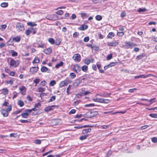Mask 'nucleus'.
Here are the masks:
<instances>
[{
  "label": "nucleus",
  "mask_w": 157,
  "mask_h": 157,
  "mask_svg": "<svg viewBox=\"0 0 157 157\" xmlns=\"http://www.w3.org/2000/svg\"><path fill=\"white\" fill-rule=\"evenodd\" d=\"M20 63L19 60L15 61L13 59H11L10 62V67H17Z\"/></svg>",
  "instance_id": "1"
},
{
  "label": "nucleus",
  "mask_w": 157,
  "mask_h": 157,
  "mask_svg": "<svg viewBox=\"0 0 157 157\" xmlns=\"http://www.w3.org/2000/svg\"><path fill=\"white\" fill-rule=\"evenodd\" d=\"M11 108L10 107L5 109H1L0 111L3 117H7L8 116L9 112L11 110Z\"/></svg>",
  "instance_id": "2"
},
{
  "label": "nucleus",
  "mask_w": 157,
  "mask_h": 157,
  "mask_svg": "<svg viewBox=\"0 0 157 157\" xmlns=\"http://www.w3.org/2000/svg\"><path fill=\"white\" fill-rule=\"evenodd\" d=\"M16 28L17 31L18 32L23 31L25 29L23 24L19 22H18L16 24Z\"/></svg>",
  "instance_id": "3"
},
{
  "label": "nucleus",
  "mask_w": 157,
  "mask_h": 157,
  "mask_svg": "<svg viewBox=\"0 0 157 157\" xmlns=\"http://www.w3.org/2000/svg\"><path fill=\"white\" fill-rule=\"evenodd\" d=\"M98 114V112L96 111H89L86 115V117L87 118H91L96 116Z\"/></svg>",
  "instance_id": "4"
},
{
  "label": "nucleus",
  "mask_w": 157,
  "mask_h": 157,
  "mask_svg": "<svg viewBox=\"0 0 157 157\" xmlns=\"http://www.w3.org/2000/svg\"><path fill=\"white\" fill-rule=\"evenodd\" d=\"M36 29H34L33 28H31L27 30H26L25 32V34L27 36H29L31 33L33 34H34L36 33Z\"/></svg>",
  "instance_id": "5"
},
{
  "label": "nucleus",
  "mask_w": 157,
  "mask_h": 157,
  "mask_svg": "<svg viewBox=\"0 0 157 157\" xmlns=\"http://www.w3.org/2000/svg\"><path fill=\"white\" fill-rule=\"evenodd\" d=\"M151 76H153L156 77L155 76L152 74H148L146 75H139V76H136L135 77V78H146L147 77H149Z\"/></svg>",
  "instance_id": "6"
},
{
  "label": "nucleus",
  "mask_w": 157,
  "mask_h": 157,
  "mask_svg": "<svg viewBox=\"0 0 157 157\" xmlns=\"http://www.w3.org/2000/svg\"><path fill=\"white\" fill-rule=\"evenodd\" d=\"M72 58L74 60L79 62L81 60V56L78 54H75L74 55Z\"/></svg>",
  "instance_id": "7"
},
{
  "label": "nucleus",
  "mask_w": 157,
  "mask_h": 157,
  "mask_svg": "<svg viewBox=\"0 0 157 157\" xmlns=\"http://www.w3.org/2000/svg\"><path fill=\"white\" fill-rule=\"evenodd\" d=\"M118 43L117 41H114L111 42H108L107 45L109 46L115 47L118 45Z\"/></svg>",
  "instance_id": "8"
},
{
  "label": "nucleus",
  "mask_w": 157,
  "mask_h": 157,
  "mask_svg": "<svg viewBox=\"0 0 157 157\" xmlns=\"http://www.w3.org/2000/svg\"><path fill=\"white\" fill-rule=\"evenodd\" d=\"M39 69L38 67H32L30 69V72L31 74H34L37 72Z\"/></svg>",
  "instance_id": "9"
},
{
  "label": "nucleus",
  "mask_w": 157,
  "mask_h": 157,
  "mask_svg": "<svg viewBox=\"0 0 157 157\" xmlns=\"http://www.w3.org/2000/svg\"><path fill=\"white\" fill-rule=\"evenodd\" d=\"M56 107V106L55 105L49 106L46 107L44 109V110L46 112H48L49 111L53 110L54 108Z\"/></svg>",
  "instance_id": "10"
},
{
  "label": "nucleus",
  "mask_w": 157,
  "mask_h": 157,
  "mask_svg": "<svg viewBox=\"0 0 157 157\" xmlns=\"http://www.w3.org/2000/svg\"><path fill=\"white\" fill-rule=\"evenodd\" d=\"M68 84V83L67 81L64 80L61 82L59 84V86L60 87L66 86Z\"/></svg>",
  "instance_id": "11"
},
{
  "label": "nucleus",
  "mask_w": 157,
  "mask_h": 157,
  "mask_svg": "<svg viewBox=\"0 0 157 157\" xmlns=\"http://www.w3.org/2000/svg\"><path fill=\"white\" fill-rule=\"evenodd\" d=\"M125 43L127 45H124V47L127 48H129L133 45H136V44L134 45L133 43H131L130 42H125Z\"/></svg>",
  "instance_id": "12"
},
{
  "label": "nucleus",
  "mask_w": 157,
  "mask_h": 157,
  "mask_svg": "<svg viewBox=\"0 0 157 157\" xmlns=\"http://www.w3.org/2000/svg\"><path fill=\"white\" fill-rule=\"evenodd\" d=\"M82 80L80 79H77L75 80L73 82V85L74 86H78L79 84H80Z\"/></svg>",
  "instance_id": "13"
},
{
  "label": "nucleus",
  "mask_w": 157,
  "mask_h": 157,
  "mask_svg": "<svg viewBox=\"0 0 157 157\" xmlns=\"http://www.w3.org/2000/svg\"><path fill=\"white\" fill-rule=\"evenodd\" d=\"M19 90L21 92V93L23 95H25L26 94V88L24 86H22V87L19 88Z\"/></svg>",
  "instance_id": "14"
},
{
  "label": "nucleus",
  "mask_w": 157,
  "mask_h": 157,
  "mask_svg": "<svg viewBox=\"0 0 157 157\" xmlns=\"http://www.w3.org/2000/svg\"><path fill=\"white\" fill-rule=\"evenodd\" d=\"M88 28V26L85 25H82V26L78 28V29L81 30H84Z\"/></svg>",
  "instance_id": "15"
},
{
  "label": "nucleus",
  "mask_w": 157,
  "mask_h": 157,
  "mask_svg": "<svg viewBox=\"0 0 157 157\" xmlns=\"http://www.w3.org/2000/svg\"><path fill=\"white\" fill-rule=\"evenodd\" d=\"M74 69L75 71L77 72V71H80L81 70V68L80 66L78 64H76L74 66Z\"/></svg>",
  "instance_id": "16"
},
{
  "label": "nucleus",
  "mask_w": 157,
  "mask_h": 157,
  "mask_svg": "<svg viewBox=\"0 0 157 157\" xmlns=\"http://www.w3.org/2000/svg\"><path fill=\"white\" fill-rule=\"evenodd\" d=\"M1 93L4 95H6L8 94V90L7 89L5 88L2 89L1 90Z\"/></svg>",
  "instance_id": "17"
},
{
  "label": "nucleus",
  "mask_w": 157,
  "mask_h": 157,
  "mask_svg": "<svg viewBox=\"0 0 157 157\" xmlns=\"http://www.w3.org/2000/svg\"><path fill=\"white\" fill-rule=\"evenodd\" d=\"M52 52V49L50 48H47L44 50V52L45 53L47 54H50Z\"/></svg>",
  "instance_id": "18"
},
{
  "label": "nucleus",
  "mask_w": 157,
  "mask_h": 157,
  "mask_svg": "<svg viewBox=\"0 0 157 157\" xmlns=\"http://www.w3.org/2000/svg\"><path fill=\"white\" fill-rule=\"evenodd\" d=\"M103 98H93V100L94 101L102 103V102Z\"/></svg>",
  "instance_id": "19"
},
{
  "label": "nucleus",
  "mask_w": 157,
  "mask_h": 157,
  "mask_svg": "<svg viewBox=\"0 0 157 157\" xmlns=\"http://www.w3.org/2000/svg\"><path fill=\"white\" fill-rule=\"evenodd\" d=\"M21 40V37L20 36H17L13 38V40L16 42H19Z\"/></svg>",
  "instance_id": "20"
},
{
  "label": "nucleus",
  "mask_w": 157,
  "mask_h": 157,
  "mask_svg": "<svg viewBox=\"0 0 157 157\" xmlns=\"http://www.w3.org/2000/svg\"><path fill=\"white\" fill-rule=\"evenodd\" d=\"M40 62V59L37 56H36L34 60L33 61V63H37Z\"/></svg>",
  "instance_id": "21"
},
{
  "label": "nucleus",
  "mask_w": 157,
  "mask_h": 157,
  "mask_svg": "<svg viewBox=\"0 0 157 157\" xmlns=\"http://www.w3.org/2000/svg\"><path fill=\"white\" fill-rule=\"evenodd\" d=\"M3 106H5L8 107V108H9L10 107L12 108L11 105L9 103L6 101H5L4 103L3 104Z\"/></svg>",
  "instance_id": "22"
},
{
  "label": "nucleus",
  "mask_w": 157,
  "mask_h": 157,
  "mask_svg": "<svg viewBox=\"0 0 157 157\" xmlns=\"http://www.w3.org/2000/svg\"><path fill=\"white\" fill-rule=\"evenodd\" d=\"M91 130V129L90 128L85 129L82 131V133L83 134H85V133L90 132Z\"/></svg>",
  "instance_id": "23"
},
{
  "label": "nucleus",
  "mask_w": 157,
  "mask_h": 157,
  "mask_svg": "<svg viewBox=\"0 0 157 157\" xmlns=\"http://www.w3.org/2000/svg\"><path fill=\"white\" fill-rule=\"evenodd\" d=\"M145 56V55L143 54H141L140 55H139L138 56H137L136 58V59H137L138 60H139L141 59H142L144 58V57Z\"/></svg>",
  "instance_id": "24"
},
{
  "label": "nucleus",
  "mask_w": 157,
  "mask_h": 157,
  "mask_svg": "<svg viewBox=\"0 0 157 157\" xmlns=\"http://www.w3.org/2000/svg\"><path fill=\"white\" fill-rule=\"evenodd\" d=\"M48 70V69L45 66L42 67L41 69V71L42 72H46Z\"/></svg>",
  "instance_id": "25"
},
{
  "label": "nucleus",
  "mask_w": 157,
  "mask_h": 157,
  "mask_svg": "<svg viewBox=\"0 0 157 157\" xmlns=\"http://www.w3.org/2000/svg\"><path fill=\"white\" fill-rule=\"evenodd\" d=\"M63 62L61 61L60 63L57 64L55 66V67L58 68L62 66L63 65Z\"/></svg>",
  "instance_id": "26"
},
{
  "label": "nucleus",
  "mask_w": 157,
  "mask_h": 157,
  "mask_svg": "<svg viewBox=\"0 0 157 157\" xmlns=\"http://www.w3.org/2000/svg\"><path fill=\"white\" fill-rule=\"evenodd\" d=\"M11 55L12 56H17V53L13 50H11Z\"/></svg>",
  "instance_id": "27"
},
{
  "label": "nucleus",
  "mask_w": 157,
  "mask_h": 157,
  "mask_svg": "<svg viewBox=\"0 0 157 157\" xmlns=\"http://www.w3.org/2000/svg\"><path fill=\"white\" fill-rule=\"evenodd\" d=\"M82 70L84 72L86 71L88 69V66L86 65H84L82 67Z\"/></svg>",
  "instance_id": "28"
},
{
  "label": "nucleus",
  "mask_w": 157,
  "mask_h": 157,
  "mask_svg": "<svg viewBox=\"0 0 157 157\" xmlns=\"http://www.w3.org/2000/svg\"><path fill=\"white\" fill-rule=\"evenodd\" d=\"M155 98H154L151 99L149 100H148V101H147L150 102L149 105H151L155 101Z\"/></svg>",
  "instance_id": "29"
},
{
  "label": "nucleus",
  "mask_w": 157,
  "mask_h": 157,
  "mask_svg": "<svg viewBox=\"0 0 157 157\" xmlns=\"http://www.w3.org/2000/svg\"><path fill=\"white\" fill-rule=\"evenodd\" d=\"M21 115L23 118H27L28 116V114L25 113H21Z\"/></svg>",
  "instance_id": "30"
},
{
  "label": "nucleus",
  "mask_w": 157,
  "mask_h": 157,
  "mask_svg": "<svg viewBox=\"0 0 157 157\" xmlns=\"http://www.w3.org/2000/svg\"><path fill=\"white\" fill-rule=\"evenodd\" d=\"M8 5L7 2H3L1 4V6L2 7H6L8 6Z\"/></svg>",
  "instance_id": "31"
},
{
  "label": "nucleus",
  "mask_w": 157,
  "mask_h": 157,
  "mask_svg": "<svg viewBox=\"0 0 157 157\" xmlns=\"http://www.w3.org/2000/svg\"><path fill=\"white\" fill-rule=\"evenodd\" d=\"M18 104L21 107L23 106L24 105V102L21 100H19L18 101Z\"/></svg>",
  "instance_id": "32"
},
{
  "label": "nucleus",
  "mask_w": 157,
  "mask_h": 157,
  "mask_svg": "<svg viewBox=\"0 0 157 157\" xmlns=\"http://www.w3.org/2000/svg\"><path fill=\"white\" fill-rule=\"evenodd\" d=\"M27 24L28 25L31 27H33L36 25V24L32 22H29L27 23Z\"/></svg>",
  "instance_id": "33"
},
{
  "label": "nucleus",
  "mask_w": 157,
  "mask_h": 157,
  "mask_svg": "<svg viewBox=\"0 0 157 157\" xmlns=\"http://www.w3.org/2000/svg\"><path fill=\"white\" fill-rule=\"evenodd\" d=\"M49 42L52 44H54L55 43L54 39L52 38H50L48 39Z\"/></svg>",
  "instance_id": "34"
},
{
  "label": "nucleus",
  "mask_w": 157,
  "mask_h": 157,
  "mask_svg": "<svg viewBox=\"0 0 157 157\" xmlns=\"http://www.w3.org/2000/svg\"><path fill=\"white\" fill-rule=\"evenodd\" d=\"M84 62L86 64L88 65L91 62V61L87 59H86L84 60Z\"/></svg>",
  "instance_id": "35"
},
{
  "label": "nucleus",
  "mask_w": 157,
  "mask_h": 157,
  "mask_svg": "<svg viewBox=\"0 0 157 157\" xmlns=\"http://www.w3.org/2000/svg\"><path fill=\"white\" fill-rule=\"evenodd\" d=\"M96 19L98 21H100L102 19V17L100 15H97L95 17Z\"/></svg>",
  "instance_id": "36"
},
{
  "label": "nucleus",
  "mask_w": 157,
  "mask_h": 157,
  "mask_svg": "<svg viewBox=\"0 0 157 157\" xmlns=\"http://www.w3.org/2000/svg\"><path fill=\"white\" fill-rule=\"evenodd\" d=\"M45 89L44 88L40 87L38 89V91L39 92H42L45 91Z\"/></svg>",
  "instance_id": "37"
},
{
  "label": "nucleus",
  "mask_w": 157,
  "mask_h": 157,
  "mask_svg": "<svg viewBox=\"0 0 157 157\" xmlns=\"http://www.w3.org/2000/svg\"><path fill=\"white\" fill-rule=\"evenodd\" d=\"M47 84V82L45 81H42L40 84V86H44Z\"/></svg>",
  "instance_id": "38"
},
{
  "label": "nucleus",
  "mask_w": 157,
  "mask_h": 157,
  "mask_svg": "<svg viewBox=\"0 0 157 157\" xmlns=\"http://www.w3.org/2000/svg\"><path fill=\"white\" fill-rule=\"evenodd\" d=\"M110 125H102L101 126L100 128L101 129H107L109 128Z\"/></svg>",
  "instance_id": "39"
},
{
  "label": "nucleus",
  "mask_w": 157,
  "mask_h": 157,
  "mask_svg": "<svg viewBox=\"0 0 157 157\" xmlns=\"http://www.w3.org/2000/svg\"><path fill=\"white\" fill-rule=\"evenodd\" d=\"M109 102V100L107 99H103L102 103H108Z\"/></svg>",
  "instance_id": "40"
},
{
  "label": "nucleus",
  "mask_w": 157,
  "mask_h": 157,
  "mask_svg": "<svg viewBox=\"0 0 157 157\" xmlns=\"http://www.w3.org/2000/svg\"><path fill=\"white\" fill-rule=\"evenodd\" d=\"M20 121L22 123H29L30 122L28 120H21Z\"/></svg>",
  "instance_id": "41"
},
{
  "label": "nucleus",
  "mask_w": 157,
  "mask_h": 157,
  "mask_svg": "<svg viewBox=\"0 0 157 157\" xmlns=\"http://www.w3.org/2000/svg\"><path fill=\"white\" fill-rule=\"evenodd\" d=\"M56 82L55 80H52L50 82L49 85L50 86H53L56 84Z\"/></svg>",
  "instance_id": "42"
},
{
  "label": "nucleus",
  "mask_w": 157,
  "mask_h": 157,
  "mask_svg": "<svg viewBox=\"0 0 157 157\" xmlns=\"http://www.w3.org/2000/svg\"><path fill=\"white\" fill-rule=\"evenodd\" d=\"M138 11L140 13L141 12H144L146 11V10L145 8L143 9L139 8Z\"/></svg>",
  "instance_id": "43"
},
{
  "label": "nucleus",
  "mask_w": 157,
  "mask_h": 157,
  "mask_svg": "<svg viewBox=\"0 0 157 157\" xmlns=\"http://www.w3.org/2000/svg\"><path fill=\"white\" fill-rule=\"evenodd\" d=\"M114 36V34L112 32L110 33L108 35V38H112V37Z\"/></svg>",
  "instance_id": "44"
},
{
  "label": "nucleus",
  "mask_w": 157,
  "mask_h": 157,
  "mask_svg": "<svg viewBox=\"0 0 157 157\" xmlns=\"http://www.w3.org/2000/svg\"><path fill=\"white\" fill-rule=\"evenodd\" d=\"M34 143L36 144H40L41 143V141L40 140H37L34 141Z\"/></svg>",
  "instance_id": "45"
},
{
  "label": "nucleus",
  "mask_w": 157,
  "mask_h": 157,
  "mask_svg": "<svg viewBox=\"0 0 157 157\" xmlns=\"http://www.w3.org/2000/svg\"><path fill=\"white\" fill-rule=\"evenodd\" d=\"M55 99H56V96H53L50 98L49 101V102L52 101H53Z\"/></svg>",
  "instance_id": "46"
},
{
  "label": "nucleus",
  "mask_w": 157,
  "mask_h": 157,
  "mask_svg": "<svg viewBox=\"0 0 157 157\" xmlns=\"http://www.w3.org/2000/svg\"><path fill=\"white\" fill-rule=\"evenodd\" d=\"M149 116L151 117L155 118H157V114L152 113L150 114L149 115Z\"/></svg>",
  "instance_id": "47"
},
{
  "label": "nucleus",
  "mask_w": 157,
  "mask_h": 157,
  "mask_svg": "<svg viewBox=\"0 0 157 157\" xmlns=\"http://www.w3.org/2000/svg\"><path fill=\"white\" fill-rule=\"evenodd\" d=\"M63 11L62 10H59L56 12V13L59 15H61L63 13Z\"/></svg>",
  "instance_id": "48"
},
{
  "label": "nucleus",
  "mask_w": 157,
  "mask_h": 157,
  "mask_svg": "<svg viewBox=\"0 0 157 157\" xmlns=\"http://www.w3.org/2000/svg\"><path fill=\"white\" fill-rule=\"evenodd\" d=\"M87 136H80L79 138V139L81 140H83L85 139L87 137Z\"/></svg>",
  "instance_id": "49"
},
{
  "label": "nucleus",
  "mask_w": 157,
  "mask_h": 157,
  "mask_svg": "<svg viewBox=\"0 0 157 157\" xmlns=\"http://www.w3.org/2000/svg\"><path fill=\"white\" fill-rule=\"evenodd\" d=\"M124 34V33L123 32H118L117 35L118 36H122Z\"/></svg>",
  "instance_id": "50"
},
{
  "label": "nucleus",
  "mask_w": 157,
  "mask_h": 157,
  "mask_svg": "<svg viewBox=\"0 0 157 157\" xmlns=\"http://www.w3.org/2000/svg\"><path fill=\"white\" fill-rule=\"evenodd\" d=\"M112 54L108 55L107 57V60H109L112 58Z\"/></svg>",
  "instance_id": "51"
},
{
  "label": "nucleus",
  "mask_w": 157,
  "mask_h": 157,
  "mask_svg": "<svg viewBox=\"0 0 157 157\" xmlns=\"http://www.w3.org/2000/svg\"><path fill=\"white\" fill-rule=\"evenodd\" d=\"M70 76H71V77L72 78H74L76 76L75 74L74 73H71L70 74Z\"/></svg>",
  "instance_id": "52"
},
{
  "label": "nucleus",
  "mask_w": 157,
  "mask_h": 157,
  "mask_svg": "<svg viewBox=\"0 0 157 157\" xmlns=\"http://www.w3.org/2000/svg\"><path fill=\"white\" fill-rule=\"evenodd\" d=\"M11 137H16L17 136V134L15 133H12L10 134Z\"/></svg>",
  "instance_id": "53"
},
{
  "label": "nucleus",
  "mask_w": 157,
  "mask_h": 157,
  "mask_svg": "<svg viewBox=\"0 0 157 157\" xmlns=\"http://www.w3.org/2000/svg\"><path fill=\"white\" fill-rule=\"evenodd\" d=\"M79 35V33L77 32H75L73 34V37L74 38L77 37Z\"/></svg>",
  "instance_id": "54"
},
{
  "label": "nucleus",
  "mask_w": 157,
  "mask_h": 157,
  "mask_svg": "<svg viewBox=\"0 0 157 157\" xmlns=\"http://www.w3.org/2000/svg\"><path fill=\"white\" fill-rule=\"evenodd\" d=\"M44 43H42V42H41L40 44H38V48H43L44 47Z\"/></svg>",
  "instance_id": "55"
},
{
  "label": "nucleus",
  "mask_w": 157,
  "mask_h": 157,
  "mask_svg": "<svg viewBox=\"0 0 157 157\" xmlns=\"http://www.w3.org/2000/svg\"><path fill=\"white\" fill-rule=\"evenodd\" d=\"M89 40V38L88 36L85 37L83 40L85 42H87Z\"/></svg>",
  "instance_id": "56"
},
{
  "label": "nucleus",
  "mask_w": 157,
  "mask_h": 157,
  "mask_svg": "<svg viewBox=\"0 0 157 157\" xmlns=\"http://www.w3.org/2000/svg\"><path fill=\"white\" fill-rule=\"evenodd\" d=\"M5 71L6 72L8 73L9 74L10 71V70L7 67H5Z\"/></svg>",
  "instance_id": "57"
},
{
  "label": "nucleus",
  "mask_w": 157,
  "mask_h": 157,
  "mask_svg": "<svg viewBox=\"0 0 157 157\" xmlns=\"http://www.w3.org/2000/svg\"><path fill=\"white\" fill-rule=\"evenodd\" d=\"M40 81V79L39 78H36L34 80L33 82L36 84L38 83Z\"/></svg>",
  "instance_id": "58"
},
{
  "label": "nucleus",
  "mask_w": 157,
  "mask_h": 157,
  "mask_svg": "<svg viewBox=\"0 0 157 157\" xmlns=\"http://www.w3.org/2000/svg\"><path fill=\"white\" fill-rule=\"evenodd\" d=\"M41 106V104L40 103H36L35 105V108H39V107Z\"/></svg>",
  "instance_id": "59"
},
{
  "label": "nucleus",
  "mask_w": 157,
  "mask_h": 157,
  "mask_svg": "<svg viewBox=\"0 0 157 157\" xmlns=\"http://www.w3.org/2000/svg\"><path fill=\"white\" fill-rule=\"evenodd\" d=\"M137 89L136 88H133L132 89H129L128 90V92L130 93H131L134 92L135 91L137 90Z\"/></svg>",
  "instance_id": "60"
},
{
  "label": "nucleus",
  "mask_w": 157,
  "mask_h": 157,
  "mask_svg": "<svg viewBox=\"0 0 157 157\" xmlns=\"http://www.w3.org/2000/svg\"><path fill=\"white\" fill-rule=\"evenodd\" d=\"M14 81V80L13 79L10 80L9 81H7V83L8 84H10L11 85H12L13 84V82Z\"/></svg>",
  "instance_id": "61"
},
{
  "label": "nucleus",
  "mask_w": 157,
  "mask_h": 157,
  "mask_svg": "<svg viewBox=\"0 0 157 157\" xmlns=\"http://www.w3.org/2000/svg\"><path fill=\"white\" fill-rule=\"evenodd\" d=\"M76 112V110L74 109H72L69 112V114H74Z\"/></svg>",
  "instance_id": "62"
},
{
  "label": "nucleus",
  "mask_w": 157,
  "mask_h": 157,
  "mask_svg": "<svg viewBox=\"0 0 157 157\" xmlns=\"http://www.w3.org/2000/svg\"><path fill=\"white\" fill-rule=\"evenodd\" d=\"M61 41L60 40H57L55 44L56 45H58L60 44Z\"/></svg>",
  "instance_id": "63"
},
{
  "label": "nucleus",
  "mask_w": 157,
  "mask_h": 157,
  "mask_svg": "<svg viewBox=\"0 0 157 157\" xmlns=\"http://www.w3.org/2000/svg\"><path fill=\"white\" fill-rule=\"evenodd\" d=\"M152 141L153 142L156 143L157 142V138L155 137L152 138L151 139Z\"/></svg>",
  "instance_id": "64"
}]
</instances>
